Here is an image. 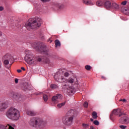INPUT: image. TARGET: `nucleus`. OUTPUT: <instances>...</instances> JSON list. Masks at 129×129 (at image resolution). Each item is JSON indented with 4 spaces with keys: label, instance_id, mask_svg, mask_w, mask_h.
Listing matches in <instances>:
<instances>
[{
    "label": "nucleus",
    "instance_id": "473e14b6",
    "mask_svg": "<svg viewBox=\"0 0 129 129\" xmlns=\"http://www.w3.org/2000/svg\"><path fill=\"white\" fill-rule=\"evenodd\" d=\"M94 124H95V125H99V122L98 120H95L93 122Z\"/></svg>",
    "mask_w": 129,
    "mask_h": 129
},
{
    "label": "nucleus",
    "instance_id": "f257e3e1",
    "mask_svg": "<svg viewBox=\"0 0 129 129\" xmlns=\"http://www.w3.org/2000/svg\"><path fill=\"white\" fill-rule=\"evenodd\" d=\"M25 53L26 54L24 57L25 61L29 65L37 64V62H41L42 60L40 57H37L35 58V55L29 50H25Z\"/></svg>",
    "mask_w": 129,
    "mask_h": 129
},
{
    "label": "nucleus",
    "instance_id": "c9c22d12",
    "mask_svg": "<svg viewBox=\"0 0 129 129\" xmlns=\"http://www.w3.org/2000/svg\"><path fill=\"white\" fill-rule=\"evenodd\" d=\"M15 82L16 84H18V83H19V79H15Z\"/></svg>",
    "mask_w": 129,
    "mask_h": 129
},
{
    "label": "nucleus",
    "instance_id": "2eb2a0df",
    "mask_svg": "<svg viewBox=\"0 0 129 129\" xmlns=\"http://www.w3.org/2000/svg\"><path fill=\"white\" fill-rule=\"evenodd\" d=\"M0 129H15L12 125L8 124V125H0Z\"/></svg>",
    "mask_w": 129,
    "mask_h": 129
},
{
    "label": "nucleus",
    "instance_id": "f03ea898",
    "mask_svg": "<svg viewBox=\"0 0 129 129\" xmlns=\"http://www.w3.org/2000/svg\"><path fill=\"white\" fill-rule=\"evenodd\" d=\"M6 115L8 118L12 119L13 120H18L21 116V114L20 113V111L19 110L14 108L11 107L7 112Z\"/></svg>",
    "mask_w": 129,
    "mask_h": 129
},
{
    "label": "nucleus",
    "instance_id": "412c9836",
    "mask_svg": "<svg viewBox=\"0 0 129 129\" xmlns=\"http://www.w3.org/2000/svg\"><path fill=\"white\" fill-rule=\"evenodd\" d=\"M92 115L94 119H96L97 118V113L95 111L93 112L92 113Z\"/></svg>",
    "mask_w": 129,
    "mask_h": 129
},
{
    "label": "nucleus",
    "instance_id": "864d4df0",
    "mask_svg": "<svg viewBox=\"0 0 129 129\" xmlns=\"http://www.w3.org/2000/svg\"><path fill=\"white\" fill-rule=\"evenodd\" d=\"M9 68H10V67H8V69H9Z\"/></svg>",
    "mask_w": 129,
    "mask_h": 129
},
{
    "label": "nucleus",
    "instance_id": "b1692460",
    "mask_svg": "<svg viewBox=\"0 0 129 129\" xmlns=\"http://www.w3.org/2000/svg\"><path fill=\"white\" fill-rule=\"evenodd\" d=\"M75 80H77V79H76V78H74V79L72 78H70L68 80V81L70 83H73V82L75 81Z\"/></svg>",
    "mask_w": 129,
    "mask_h": 129
},
{
    "label": "nucleus",
    "instance_id": "9d476101",
    "mask_svg": "<svg viewBox=\"0 0 129 129\" xmlns=\"http://www.w3.org/2000/svg\"><path fill=\"white\" fill-rule=\"evenodd\" d=\"M112 114L115 115H119V117L122 116V115H125V113L121 112V109L118 108L117 109H114L112 111Z\"/></svg>",
    "mask_w": 129,
    "mask_h": 129
},
{
    "label": "nucleus",
    "instance_id": "dca6fc26",
    "mask_svg": "<svg viewBox=\"0 0 129 129\" xmlns=\"http://www.w3.org/2000/svg\"><path fill=\"white\" fill-rule=\"evenodd\" d=\"M26 113L27 115H29L30 116H35L36 113L34 111L28 110L27 111Z\"/></svg>",
    "mask_w": 129,
    "mask_h": 129
},
{
    "label": "nucleus",
    "instance_id": "1a4fd4ad",
    "mask_svg": "<svg viewBox=\"0 0 129 129\" xmlns=\"http://www.w3.org/2000/svg\"><path fill=\"white\" fill-rule=\"evenodd\" d=\"M62 98V95L58 94L55 96H53L52 98V102L53 103H58Z\"/></svg>",
    "mask_w": 129,
    "mask_h": 129
},
{
    "label": "nucleus",
    "instance_id": "37998d69",
    "mask_svg": "<svg viewBox=\"0 0 129 129\" xmlns=\"http://www.w3.org/2000/svg\"><path fill=\"white\" fill-rule=\"evenodd\" d=\"M21 69H22V70H23V71H26V69H25V68H24V67H21Z\"/></svg>",
    "mask_w": 129,
    "mask_h": 129
},
{
    "label": "nucleus",
    "instance_id": "a19ab883",
    "mask_svg": "<svg viewBox=\"0 0 129 129\" xmlns=\"http://www.w3.org/2000/svg\"><path fill=\"white\" fill-rule=\"evenodd\" d=\"M2 11H4V7H0V11L2 12Z\"/></svg>",
    "mask_w": 129,
    "mask_h": 129
},
{
    "label": "nucleus",
    "instance_id": "72a5a7b5",
    "mask_svg": "<svg viewBox=\"0 0 129 129\" xmlns=\"http://www.w3.org/2000/svg\"><path fill=\"white\" fill-rule=\"evenodd\" d=\"M84 107L87 108V107L88 106V102H87L86 101L84 103Z\"/></svg>",
    "mask_w": 129,
    "mask_h": 129
},
{
    "label": "nucleus",
    "instance_id": "4c0bfd02",
    "mask_svg": "<svg viewBox=\"0 0 129 129\" xmlns=\"http://www.w3.org/2000/svg\"><path fill=\"white\" fill-rule=\"evenodd\" d=\"M126 1H124L121 3V5H123V6H125L126 5Z\"/></svg>",
    "mask_w": 129,
    "mask_h": 129
},
{
    "label": "nucleus",
    "instance_id": "f8f14e48",
    "mask_svg": "<svg viewBox=\"0 0 129 129\" xmlns=\"http://www.w3.org/2000/svg\"><path fill=\"white\" fill-rule=\"evenodd\" d=\"M119 123H121V124H125L127 121H128V117L126 116L122 117L119 120Z\"/></svg>",
    "mask_w": 129,
    "mask_h": 129
},
{
    "label": "nucleus",
    "instance_id": "39448f33",
    "mask_svg": "<svg viewBox=\"0 0 129 129\" xmlns=\"http://www.w3.org/2000/svg\"><path fill=\"white\" fill-rule=\"evenodd\" d=\"M32 46L33 48H36L38 51L40 52V53L45 54V55H48V49H47L46 45L42 43L37 44V43H34Z\"/></svg>",
    "mask_w": 129,
    "mask_h": 129
},
{
    "label": "nucleus",
    "instance_id": "c85d7f7f",
    "mask_svg": "<svg viewBox=\"0 0 129 129\" xmlns=\"http://www.w3.org/2000/svg\"><path fill=\"white\" fill-rule=\"evenodd\" d=\"M83 2L85 5H86L87 6H88L90 5V2L88 1V0H83Z\"/></svg>",
    "mask_w": 129,
    "mask_h": 129
},
{
    "label": "nucleus",
    "instance_id": "a18cd8bd",
    "mask_svg": "<svg viewBox=\"0 0 129 129\" xmlns=\"http://www.w3.org/2000/svg\"><path fill=\"white\" fill-rule=\"evenodd\" d=\"M102 79H104V80H105L106 78L104 76H102L101 77Z\"/></svg>",
    "mask_w": 129,
    "mask_h": 129
},
{
    "label": "nucleus",
    "instance_id": "49530a36",
    "mask_svg": "<svg viewBox=\"0 0 129 129\" xmlns=\"http://www.w3.org/2000/svg\"><path fill=\"white\" fill-rule=\"evenodd\" d=\"M90 129H95L94 126H91Z\"/></svg>",
    "mask_w": 129,
    "mask_h": 129
},
{
    "label": "nucleus",
    "instance_id": "a878e982",
    "mask_svg": "<svg viewBox=\"0 0 129 129\" xmlns=\"http://www.w3.org/2000/svg\"><path fill=\"white\" fill-rule=\"evenodd\" d=\"M55 47H60L61 46V43L58 40H56L55 41Z\"/></svg>",
    "mask_w": 129,
    "mask_h": 129
},
{
    "label": "nucleus",
    "instance_id": "58836bf2",
    "mask_svg": "<svg viewBox=\"0 0 129 129\" xmlns=\"http://www.w3.org/2000/svg\"><path fill=\"white\" fill-rule=\"evenodd\" d=\"M83 126L84 127H87V126H88V124H84V123H83Z\"/></svg>",
    "mask_w": 129,
    "mask_h": 129
},
{
    "label": "nucleus",
    "instance_id": "c03bdc74",
    "mask_svg": "<svg viewBox=\"0 0 129 129\" xmlns=\"http://www.w3.org/2000/svg\"><path fill=\"white\" fill-rule=\"evenodd\" d=\"M17 72L18 73H21V72H22V71H21V70H17Z\"/></svg>",
    "mask_w": 129,
    "mask_h": 129
},
{
    "label": "nucleus",
    "instance_id": "4468645a",
    "mask_svg": "<svg viewBox=\"0 0 129 129\" xmlns=\"http://www.w3.org/2000/svg\"><path fill=\"white\" fill-rule=\"evenodd\" d=\"M67 92L68 95H72V94H74L75 89L72 87H69L67 89Z\"/></svg>",
    "mask_w": 129,
    "mask_h": 129
},
{
    "label": "nucleus",
    "instance_id": "79ce46f5",
    "mask_svg": "<svg viewBox=\"0 0 129 129\" xmlns=\"http://www.w3.org/2000/svg\"><path fill=\"white\" fill-rule=\"evenodd\" d=\"M2 65H3V63H2V61L0 60V69H2Z\"/></svg>",
    "mask_w": 129,
    "mask_h": 129
},
{
    "label": "nucleus",
    "instance_id": "0eeeda50",
    "mask_svg": "<svg viewBox=\"0 0 129 129\" xmlns=\"http://www.w3.org/2000/svg\"><path fill=\"white\" fill-rule=\"evenodd\" d=\"M61 121L64 125L70 126L73 123V117L64 116L62 117Z\"/></svg>",
    "mask_w": 129,
    "mask_h": 129
},
{
    "label": "nucleus",
    "instance_id": "7c9ffc66",
    "mask_svg": "<svg viewBox=\"0 0 129 129\" xmlns=\"http://www.w3.org/2000/svg\"><path fill=\"white\" fill-rule=\"evenodd\" d=\"M43 100L47 101L48 100V96L47 95H43Z\"/></svg>",
    "mask_w": 129,
    "mask_h": 129
},
{
    "label": "nucleus",
    "instance_id": "f3484780",
    "mask_svg": "<svg viewBox=\"0 0 129 129\" xmlns=\"http://www.w3.org/2000/svg\"><path fill=\"white\" fill-rule=\"evenodd\" d=\"M104 5L106 9H109L110 8H111L112 6V4L109 1H106V2H105Z\"/></svg>",
    "mask_w": 129,
    "mask_h": 129
},
{
    "label": "nucleus",
    "instance_id": "393cba45",
    "mask_svg": "<svg viewBox=\"0 0 129 129\" xmlns=\"http://www.w3.org/2000/svg\"><path fill=\"white\" fill-rule=\"evenodd\" d=\"M96 5L98 7H101L103 5V2L101 1H98L96 2Z\"/></svg>",
    "mask_w": 129,
    "mask_h": 129
},
{
    "label": "nucleus",
    "instance_id": "aec40b11",
    "mask_svg": "<svg viewBox=\"0 0 129 129\" xmlns=\"http://www.w3.org/2000/svg\"><path fill=\"white\" fill-rule=\"evenodd\" d=\"M111 8H114V9H115V10H118V9H119L118 5L116 4V3H112V6Z\"/></svg>",
    "mask_w": 129,
    "mask_h": 129
},
{
    "label": "nucleus",
    "instance_id": "20e7f679",
    "mask_svg": "<svg viewBox=\"0 0 129 129\" xmlns=\"http://www.w3.org/2000/svg\"><path fill=\"white\" fill-rule=\"evenodd\" d=\"M42 24V19L39 17H35V20L32 22L26 23L25 25L27 30H30L31 29H36V28H39Z\"/></svg>",
    "mask_w": 129,
    "mask_h": 129
},
{
    "label": "nucleus",
    "instance_id": "7ed1b4c3",
    "mask_svg": "<svg viewBox=\"0 0 129 129\" xmlns=\"http://www.w3.org/2000/svg\"><path fill=\"white\" fill-rule=\"evenodd\" d=\"M29 125L33 127H38L41 128L45 125V122L41 118L32 117L28 122Z\"/></svg>",
    "mask_w": 129,
    "mask_h": 129
},
{
    "label": "nucleus",
    "instance_id": "c756f323",
    "mask_svg": "<svg viewBox=\"0 0 129 129\" xmlns=\"http://www.w3.org/2000/svg\"><path fill=\"white\" fill-rule=\"evenodd\" d=\"M119 127L120 129H125L127 127V126L126 125H120L119 126Z\"/></svg>",
    "mask_w": 129,
    "mask_h": 129
},
{
    "label": "nucleus",
    "instance_id": "8fccbe9b",
    "mask_svg": "<svg viewBox=\"0 0 129 129\" xmlns=\"http://www.w3.org/2000/svg\"><path fill=\"white\" fill-rule=\"evenodd\" d=\"M90 120H91V121H93L94 120H93V118H91V119H90Z\"/></svg>",
    "mask_w": 129,
    "mask_h": 129
},
{
    "label": "nucleus",
    "instance_id": "09e8293b",
    "mask_svg": "<svg viewBox=\"0 0 129 129\" xmlns=\"http://www.w3.org/2000/svg\"><path fill=\"white\" fill-rule=\"evenodd\" d=\"M3 35V33L0 31V37L2 36Z\"/></svg>",
    "mask_w": 129,
    "mask_h": 129
},
{
    "label": "nucleus",
    "instance_id": "ea45409f",
    "mask_svg": "<svg viewBox=\"0 0 129 129\" xmlns=\"http://www.w3.org/2000/svg\"><path fill=\"white\" fill-rule=\"evenodd\" d=\"M41 2H43V3H46L47 2H50V0H41Z\"/></svg>",
    "mask_w": 129,
    "mask_h": 129
},
{
    "label": "nucleus",
    "instance_id": "5fc2aeb1",
    "mask_svg": "<svg viewBox=\"0 0 129 129\" xmlns=\"http://www.w3.org/2000/svg\"><path fill=\"white\" fill-rule=\"evenodd\" d=\"M64 86H66V85H64Z\"/></svg>",
    "mask_w": 129,
    "mask_h": 129
},
{
    "label": "nucleus",
    "instance_id": "f704fd0d",
    "mask_svg": "<svg viewBox=\"0 0 129 129\" xmlns=\"http://www.w3.org/2000/svg\"><path fill=\"white\" fill-rule=\"evenodd\" d=\"M64 76L65 77H68L69 76V73L66 72L64 74Z\"/></svg>",
    "mask_w": 129,
    "mask_h": 129
},
{
    "label": "nucleus",
    "instance_id": "a211bd4d",
    "mask_svg": "<svg viewBox=\"0 0 129 129\" xmlns=\"http://www.w3.org/2000/svg\"><path fill=\"white\" fill-rule=\"evenodd\" d=\"M55 7H57V8H58L59 10H63L64 8H65V6H64L63 4H60L59 3H56L55 4Z\"/></svg>",
    "mask_w": 129,
    "mask_h": 129
},
{
    "label": "nucleus",
    "instance_id": "5701e85b",
    "mask_svg": "<svg viewBox=\"0 0 129 129\" xmlns=\"http://www.w3.org/2000/svg\"><path fill=\"white\" fill-rule=\"evenodd\" d=\"M65 104H66V101H64L61 103L58 104L57 106V107H58V108H61V107H62V106H64V105H65Z\"/></svg>",
    "mask_w": 129,
    "mask_h": 129
},
{
    "label": "nucleus",
    "instance_id": "423d86ee",
    "mask_svg": "<svg viewBox=\"0 0 129 129\" xmlns=\"http://www.w3.org/2000/svg\"><path fill=\"white\" fill-rule=\"evenodd\" d=\"M5 65H9L10 62V66L14 63V57L9 54H6L3 58Z\"/></svg>",
    "mask_w": 129,
    "mask_h": 129
},
{
    "label": "nucleus",
    "instance_id": "3c124183",
    "mask_svg": "<svg viewBox=\"0 0 129 129\" xmlns=\"http://www.w3.org/2000/svg\"><path fill=\"white\" fill-rule=\"evenodd\" d=\"M111 116H112V115H110V117H111Z\"/></svg>",
    "mask_w": 129,
    "mask_h": 129
},
{
    "label": "nucleus",
    "instance_id": "603ef678",
    "mask_svg": "<svg viewBox=\"0 0 129 129\" xmlns=\"http://www.w3.org/2000/svg\"><path fill=\"white\" fill-rule=\"evenodd\" d=\"M5 67H6V68H7V66H5Z\"/></svg>",
    "mask_w": 129,
    "mask_h": 129
},
{
    "label": "nucleus",
    "instance_id": "e433bc0d",
    "mask_svg": "<svg viewBox=\"0 0 129 129\" xmlns=\"http://www.w3.org/2000/svg\"><path fill=\"white\" fill-rule=\"evenodd\" d=\"M119 101H122L123 102H126V100L125 99H120Z\"/></svg>",
    "mask_w": 129,
    "mask_h": 129
},
{
    "label": "nucleus",
    "instance_id": "9b49d317",
    "mask_svg": "<svg viewBox=\"0 0 129 129\" xmlns=\"http://www.w3.org/2000/svg\"><path fill=\"white\" fill-rule=\"evenodd\" d=\"M7 108H8V102L0 103V111H4Z\"/></svg>",
    "mask_w": 129,
    "mask_h": 129
},
{
    "label": "nucleus",
    "instance_id": "6ab92c4d",
    "mask_svg": "<svg viewBox=\"0 0 129 129\" xmlns=\"http://www.w3.org/2000/svg\"><path fill=\"white\" fill-rule=\"evenodd\" d=\"M42 61H43L44 63H45V64H47L48 65L51 66V62H50V60H49V58H46L44 59H42Z\"/></svg>",
    "mask_w": 129,
    "mask_h": 129
},
{
    "label": "nucleus",
    "instance_id": "6e6552de",
    "mask_svg": "<svg viewBox=\"0 0 129 129\" xmlns=\"http://www.w3.org/2000/svg\"><path fill=\"white\" fill-rule=\"evenodd\" d=\"M54 78L55 81H58V82H65L66 81V79L64 77L62 76V75L60 74H56L54 76Z\"/></svg>",
    "mask_w": 129,
    "mask_h": 129
},
{
    "label": "nucleus",
    "instance_id": "cd10ccee",
    "mask_svg": "<svg viewBox=\"0 0 129 129\" xmlns=\"http://www.w3.org/2000/svg\"><path fill=\"white\" fill-rule=\"evenodd\" d=\"M22 89L24 90V91H26L27 90V89H28V84H25L23 85V86L22 87Z\"/></svg>",
    "mask_w": 129,
    "mask_h": 129
},
{
    "label": "nucleus",
    "instance_id": "2f4dec72",
    "mask_svg": "<svg viewBox=\"0 0 129 129\" xmlns=\"http://www.w3.org/2000/svg\"><path fill=\"white\" fill-rule=\"evenodd\" d=\"M85 69H86V70H88V71H89V70L91 69V67L90 66L87 65L85 66Z\"/></svg>",
    "mask_w": 129,
    "mask_h": 129
},
{
    "label": "nucleus",
    "instance_id": "bb28decb",
    "mask_svg": "<svg viewBox=\"0 0 129 129\" xmlns=\"http://www.w3.org/2000/svg\"><path fill=\"white\" fill-rule=\"evenodd\" d=\"M50 88H51L52 89H56L58 88V86H57V85L56 84H51L50 85Z\"/></svg>",
    "mask_w": 129,
    "mask_h": 129
},
{
    "label": "nucleus",
    "instance_id": "de8ad7c7",
    "mask_svg": "<svg viewBox=\"0 0 129 129\" xmlns=\"http://www.w3.org/2000/svg\"><path fill=\"white\" fill-rule=\"evenodd\" d=\"M47 41L50 42V43H52V40H50V39H48Z\"/></svg>",
    "mask_w": 129,
    "mask_h": 129
},
{
    "label": "nucleus",
    "instance_id": "ddd939ff",
    "mask_svg": "<svg viewBox=\"0 0 129 129\" xmlns=\"http://www.w3.org/2000/svg\"><path fill=\"white\" fill-rule=\"evenodd\" d=\"M75 112L74 110H70L67 113L66 116L68 117H73V119L74 118V113Z\"/></svg>",
    "mask_w": 129,
    "mask_h": 129
},
{
    "label": "nucleus",
    "instance_id": "4be33fe9",
    "mask_svg": "<svg viewBox=\"0 0 129 129\" xmlns=\"http://www.w3.org/2000/svg\"><path fill=\"white\" fill-rule=\"evenodd\" d=\"M122 11L125 15H128L129 14V10L126 8L122 9Z\"/></svg>",
    "mask_w": 129,
    "mask_h": 129
}]
</instances>
